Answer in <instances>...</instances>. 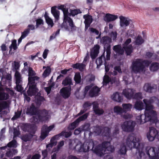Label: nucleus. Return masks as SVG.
Returning a JSON list of instances; mask_svg holds the SVG:
<instances>
[{
    "mask_svg": "<svg viewBox=\"0 0 159 159\" xmlns=\"http://www.w3.org/2000/svg\"><path fill=\"white\" fill-rule=\"evenodd\" d=\"M15 76L16 78V84H20L22 82V78L20 73L17 71H16Z\"/></svg>",
    "mask_w": 159,
    "mask_h": 159,
    "instance_id": "34",
    "label": "nucleus"
},
{
    "mask_svg": "<svg viewBox=\"0 0 159 159\" xmlns=\"http://www.w3.org/2000/svg\"><path fill=\"white\" fill-rule=\"evenodd\" d=\"M141 61V59H137L132 62L131 69L134 73H137L144 70L145 66L142 64Z\"/></svg>",
    "mask_w": 159,
    "mask_h": 159,
    "instance_id": "3",
    "label": "nucleus"
},
{
    "mask_svg": "<svg viewBox=\"0 0 159 159\" xmlns=\"http://www.w3.org/2000/svg\"><path fill=\"white\" fill-rule=\"evenodd\" d=\"M45 100V99L43 96H39L36 98V103L38 105H40L42 102Z\"/></svg>",
    "mask_w": 159,
    "mask_h": 159,
    "instance_id": "42",
    "label": "nucleus"
},
{
    "mask_svg": "<svg viewBox=\"0 0 159 159\" xmlns=\"http://www.w3.org/2000/svg\"><path fill=\"white\" fill-rule=\"evenodd\" d=\"M111 42V38L107 36L102 37L100 40L101 43L104 45V49L107 48L108 47L111 48L110 43Z\"/></svg>",
    "mask_w": 159,
    "mask_h": 159,
    "instance_id": "13",
    "label": "nucleus"
},
{
    "mask_svg": "<svg viewBox=\"0 0 159 159\" xmlns=\"http://www.w3.org/2000/svg\"><path fill=\"white\" fill-rule=\"evenodd\" d=\"M49 133V131H48L46 128L43 126L41 128L40 138L42 139H44L48 136Z\"/></svg>",
    "mask_w": 159,
    "mask_h": 159,
    "instance_id": "29",
    "label": "nucleus"
},
{
    "mask_svg": "<svg viewBox=\"0 0 159 159\" xmlns=\"http://www.w3.org/2000/svg\"><path fill=\"white\" fill-rule=\"evenodd\" d=\"M88 114L86 113L77 119V120L80 122L86 119L88 116Z\"/></svg>",
    "mask_w": 159,
    "mask_h": 159,
    "instance_id": "61",
    "label": "nucleus"
},
{
    "mask_svg": "<svg viewBox=\"0 0 159 159\" xmlns=\"http://www.w3.org/2000/svg\"><path fill=\"white\" fill-rule=\"evenodd\" d=\"M63 132H61V133L59 134H57L53 137H52L51 139V141H55V140H58L59 137L61 136H63Z\"/></svg>",
    "mask_w": 159,
    "mask_h": 159,
    "instance_id": "57",
    "label": "nucleus"
},
{
    "mask_svg": "<svg viewBox=\"0 0 159 159\" xmlns=\"http://www.w3.org/2000/svg\"><path fill=\"white\" fill-rule=\"evenodd\" d=\"M69 25L66 22H63L61 25L62 28H64L65 29L68 31L73 32L76 30L77 27L75 25L73 20L68 21Z\"/></svg>",
    "mask_w": 159,
    "mask_h": 159,
    "instance_id": "6",
    "label": "nucleus"
},
{
    "mask_svg": "<svg viewBox=\"0 0 159 159\" xmlns=\"http://www.w3.org/2000/svg\"><path fill=\"white\" fill-rule=\"evenodd\" d=\"M62 84L64 86H68L71 87V85H73L72 79L69 76L66 77L62 81Z\"/></svg>",
    "mask_w": 159,
    "mask_h": 159,
    "instance_id": "23",
    "label": "nucleus"
},
{
    "mask_svg": "<svg viewBox=\"0 0 159 159\" xmlns=\"http://www.w3.org/2000/svg\"><path fill=\"white\" fill-rule=\"evenodd\" d=\"M106 50V60L108 61L110 60V55L111 54V48H110V47H107V48L104 49Z\"/></svg>",
    "mask_w": 159,
    "mask_h": 159,
    "instance_id": "54",
    "label": "nucleus"
},
{
    "mask_svg": "<svg viewBox=\"0 0 159 159\" xmlns=\"http://www.w3.org/2000/svg\"><path fill=\"white\" fill-rule=\"evenodd\" d=\"M119 18L120 19V25L122 27L127 26L129 25L130 22L131 21V20H128L126 18L122 16H120Z\"/></svg>",
    "mask_w": 159,
    "mask_h": 159,
    "instance_id": "18",
    "label": "nucleus"
},
{
    "mask_svg": "<svg viewBox=\"0 0 159 159\" xmlns=\"http://www.w3.org/2000/svg\"><path fill=\"white\" fill-rule=\"evenodd\" d=\"M51 71V68L50 67L48 66L43 73V75L45 77L48 76L50 74Z\"/></svg>",
    "mask_w": 159,
    "mask_h": 159,
    "instance_id": "50",
    "label": "nucleus"
},
{
    "mask_svg": "<svg viewBox=\"0 0 159 159\" xmlns=\"http://www.w3.org/2000/svg\"><path fill=\"white\" fill-rule=\"evenodd\" d=\"M103 127L99 125H96L94 127V132L98 135H101Z\"/></svg>",
    "mask_w": 159,
    "mask_h": 159,
    "instance_id": "38",
    "label": "nucleus"
},
{
    "mask_svg": "<svg viewBox=\"0 0 159 159\" xmlns=\"http://www.w3.org/2000/svg\"><path fill=\"white\" fill-rule=\"evenodd\" d=\"M71 91V88L70 86H67L64 87L60 89V94L63 98L66 99L70 96Z\"/></svg>",
    "mask_w": 159,
    "mask_h": 159,
    "instance_id": "9",
    "label": "nucleus"
},
{
    "mask_svg": "<svg viewBox=\"0 0 159 159\" xmlns=\"http://www.w3.org/2000/svg\"><path fill=\"white\" fill-rule=\"evenodd\" d=\"M100 91V89L97 86H94L90 90L89 95L91 98L98 96L99 94Z\"/></svg>",
    "mask_w": 159,
    "mask_h": 159,
    "instance_id": "15",
    "label": "nucleus"
},
{
    "mask_svg": "<svg viewBox=\"0 0 159 159\" xmlns=\"http://www.w3.org/2000/svg\"><path fill=\"white\" fill-rule=\"evenodd\" d=\"M114 111L117 114L120 115L124 112V110L122 107L119 106H116L114 108Z\"/></svg>",
    "mask_w": 159,
    "mask_h": 159,
    "instance_id": "36",
    "label": "nucleus"
},
{
    "mask_svg": "<svg viewBox=\"0 0 159 159\" xmlns=\"http://www.w3.org/2000/svg\"><path fill=\"white\" fill-rule=\"evenodd\" d=\"M17 48L16 40V39H14L12 41L11 44L10 46V51H11L12 49L15 50H16Z\"/></svg>",
    "mask_w": 159,
    "mask_h": 159,
    "instance_id": "44",
    "label": "nucleus"
},
{
    "mask_svg": "<svg viewBox=\"0 0 159 159\" xmlns=\"http://www.w3.org/2000/svg\"><path fill=\"white\" fill-rule=\"evenodd\" d=\"M69 13H63L64 15V21L63 22H66V21H67V22H68V21H70V20H71L72 19L69 17V16H71Z\"/></svg>",
    "mask_w": 159,
    "mask_h": 159,
    "instance_id": "52",
    "label": "nucleus"
},
{
    "mask_svg": "<svg viewBox=\"0 0 159 159\" xmlns=\"http://www.w3.org/2000/svg\"><path fill=\"white\" fill-rule=\"evenodd\" d=\"M79 123V121L77 119L74 122L70 124V125L69 126L70 129H74L78 125Z\"/></svg>",
    "mask_w": 159,
    "mask_h": 159,
    "instance_id": "49",
    "label": "nucleus"
},
{
    "mask_svg": "<svg viewBox=\"0 0 159 159\" xmlns=\"http://www.w3.org/2000/svg\"><path fill=\"white\" fill-rule=\"evenodd\" d=\"M5 80V81H8L10 82L11 80V76L10 74H8L5 76H2L1 78L2 81H3V80Z\"/></svg>",
    "mask_w": 159,
    "mask_h": 159,
    "instance_id": "53",
    "label": "nucleus"
},
{
    "mask_svg": "<svg viewBox=\"0 0 159 159\" xmlns=\"http://www.w3.org/2000/svg\"><path fill=\"white\" fill-rule=\"evenodd\" d=\"M102 58L104 59L105 61H106L105 57L104 54H103L99 58H98L95 61V63L97 65V68H99L100 66L102 64Z\"/></svg>",
    "mask_w": 159,
    "mask_h": 159,
    "instance_id": "33",
    "label": "nucleus"
},
{
    "mask_svg": "<svg viewBox=\"0 0 159 159\" xmlns=\"http://www.w3.org/2000/svg\"><path fill=\"white\" fill-rule=\"evenodd\" d=\"M36 28H38L39 25H43L44 24V22L43 20L41 18H39L36 19Z\"/></svg>",
    "mask_w": 159,
    "mask_h": 159,
    "instance_id": "59",
    "label": "nucleus"
},
{
    "mask_svg": "<svg viewBox=\"0 0 159 159\" xmlns=\"http://www.w3.org/2000/svg\"><path fill=\"white\" fill-rule=\"evenodd\" d=\"M111 81V78L107 75L104 76L103 80V85H106L108 84Z\"/></svg>",
    "mask_w": 159,
    "mask_h": 159,
    "instance_id": "58",
    "label": "nucleus"
},
{
    "mask_svg": "<svg viewBox=\"0 0 159 159\" xmlns=\"http://www.w3.org/2000/svg\"><path fill=\"white\" fill-rule=\"evenodd\" d=\"M157 88V85L150 83H145L143 87L144 90L148 93L155 92L156 91Z\"/></svg>",
    "mask_w": 159,
    "mask_h": 159,
    "instance_id": "8",
    "label": "nucleus"
},
{
    "mask_svg": "<svg viewBox=\"0 0 159 159\" xmlns=\"http://www.w3.org/2000/svg\"><path fill=\"white\" fill-rule=\"evenodd\" d=\"M21 113V111H18L15 112V115L12 118L11 120H14L19 118L20 116Z\"/></svg>",
    "mask_w": 159,
    "mask_h": 159,
    "instance_id": "60",
    "label": "nucleus"
},
{
    "mask_svg": "<svg viewBox=\"0 0 159 159\" xmlns=\"http://www.w3.org/2000/svg\"><path fill=\"white\" fill-rule=\"evenodd\" d=\"M16 141L15 140L13 139L11 141L9 142L7 144V146H6L4 147H3V148H6L7 146L10 148L15 147L16 146Z\"/></svg>",
    "mask_w": 159,
    "mask_h": 159,
    "instance_id": "48",
    "label": "nucleus"
},
{
    "mask_svg": "<svg viewBox=\"0 0 159 159\" xmlns=\"http://www.w3.org/2000/svg\"><path fill=\"white\" fill-rule=\"evenodd\" d=\"M136 149V154H138L139 157L141 158L143 155H144V153L143 151V148L142 147L140 148V144L138 146V148H134Z\"/></svg>",
    "mask_w": 159,
    "mask_h": 159,
    "instance_id": "39",
    "label": "nucleus"
},
{
    "mask_svg": "<svg viewBox=\"0 0 159 159\" xmlns=\"http://www.w3.org/2000/svg\"><path fill=\"white\" fill-rule=\"evenodd\" d=\"M117 15H113L110 13H107L104 17V20L107 22L113 21L117 18Z\"/></svg>",
    "mask_w": 159,
    "mask_h": 159,
    "instance_id": "20",
    "label": "nucleus"
},
{
    "mask_svg": "<svg viewBox=\"0 0 159 159\" xmlns=\"http://www.w3.org/2000/svg\"><path fill=\"white\" fill-rule=\"evenodd\" d=\"M56 6L52 7L51 8V12L56 20H57L59 19V11L56 10Z\"/></svg>",
    "mask_w": 159,
    "mask_h": 159,
    "instance_id": "27",
    "label": "nucleus"
},
{
    "mask_svg": "<svg viewBox=\"0 0 159 159\" xmlns=\"http://www.w3.org/2000/svg\"><path fill=\"white\" fill-rule=\"evenodd\" d=\"M123 48L124 51H125L127 56H129L132 52L133 50V47L131 44L128 46H123Z\"/></svg>",
    "mask_w": 159,
    "mask_h": 159,
    "instance_id": "26",
    "label": "nucleus"
},
{
    "mask_svg": "<svg viewBox=\"0 0 159 159\" xmlns=\"http://www.w3.org/2000/svg\"><path fill=\"white\" fill-rule=\"evenodd\" d=\"M28 76L29 77H32L35 75L36 73L33 70L32 68L29 67L28 68Z\"/></svg>",
    "mask_w": 159,
    "mask_h": 159,
    "instance_id": "56",
    "label": "nucleus"
},
{
    "mask_svg": "<svg viewBox=\"0 0 159 159\" xmlns=\"http://www.w3.org/2000/svg\"><path fill=\"white\" fill-rule=\"evenodd\" d=\"M83 17L85 19L84 23L85 24V30L86 31L92 22L93 19L91 16L88 14L84 15Z\"/></svg>",
    "mask_w": 159,
    "mask_h": 159,
    "instance_id": "14",
    "label": "nucleus"
},
{
    "mask_svg": "<svg viewBox=\"0 0 159 159\" xmlns=\"http://www.w3.org/2000/svg\"><path fill=\"white\" fill-rule=\"evenodd\" d=\"M70 14L73 16H74L75 15H77L78 14L81 13L82 12L80 9H76L74 10H70Z\"/></svg>",
    "mask_w": 159,
    "mask_h": 159,
    "instance_id": "43",
    "label": "nucleus"
},
{
    "mask_svg": "<svg viewBox=\"0 0 159 159\" xmlns=\"http://www.w3.org/2000/svg\"><path fill=\"white\" fill-rule=\"evenodd\" d=\"M46 23L48 25H50L52 27L54 25V23L52 20L48 16L47 12H45L44 16Z\"/></svg>",
    "mask_w": 159,
    "mask_h": 159,
    "instance_id": "32",
    "label": "nucleus"
},
{
    "mask_svg": "<svg viewBox=\"0 0 159 159\" xmlns=\"http://www.w3.org/2000/svg\"><path fill=\"white\" fill-rule=\"evenodd\" d=\"M36 85H30L27 93L28 96H35L38 91Z\"/></svg>",
    "mask_w": 159,
    "mask_h": 159,
    "instance_id": "16",
    "label": "nucleus"
},
{
    "mask_svg": "<svg viewBox=\"0 0 159 159\" xmlns=\"http://www.w3.org/2000/svg\"><path fill=\"white\" fill-rule=\"evenodd\" d=\"M30 29L29 28L25 30L21 33V36L24 38H25L30 33Z\"/></svg>",
    "mask_w": 159,
    "mask_h": 159,
    "instance_id": "64",
    "label": "nucleus"
},
{
    "mask_svg": "<svg viewBox=\"0 0 159 159\" xmlns=\"http://www.w3.org/2000/svg\"><path fill=\"white\" fill-rule=\"evenodd\" d=\"M101 145L99 144L96 146L93 151L95 153L99 156H102L106 154L105 150L103 149Z\"/></svg>",
    "mask_w": 159,
    "mask_h": 159,
    "instance_id": "17",
    "label": "nucleus"
},
{
    "mask_svg": "<svg viewBox=\"0 0 159 159\" xmlns=\"http://www.w3.org/2000/svg\"><path fill=\"white\" fill-rule=\"evenodd\" d=\"M127 152L126 146L125 145H122L120 146L119 150V152L121 155H124L126 154Z\"/></svg>",
    "mask_w": 159,
    "mask_h": 159,
    "instance_id": "51",
    "label": "nucleus"
},
{
    "mask_svg": "<svg viewBox=\"0 0 159 159\" xmlns=\"http://www.w3.org/2000/svg\"><path fill=\"white\" fill-rule=\"evenodd\" d=\"M143 98L142 93L141 92H138L133 94L132 99L136 100L142 99Z\"/></svg>",
    "mask_w": 159,
    "mask_h": 159,
    "instance_id": "45",
    "label": "nucleus"
},
{
    "mask_svg": "<svg viewBox=\"0 0 159 159\" xmlns=\"http://www.w3.org/2000/svg\"><path fill=\"white\" fill-rule=\"evenodd\" d=\"M103 149L105 150V152H106V149L108 147V146L110 145V142L105 141L102 143L101 144H100Z\"/></svg>",
    "mask_w": 159,
    "mask_h": 159,
    "instance_id": "46",
    "label": "nucleus"
},
{
    "mask_svg": "<svg viewBox=\"0 0 159 159\" xmlns=\"http://www.w3.org/2000/svg\"><path fill=\"white\" fill-rule=\"evenodd\" d=\"M107 151L108 152H105L106 153H110L113 152L115 151V148L112 145H110L108 146L106 149V151Z\"/></svg>",
    "mask_w": 159,
    "mask_h": 159,
    "instance_id": "62",
    "label": "nucleus"
},
{
    "mask_svg": "<svg viewBox=\"0 0 159 159\" xmlns=\"http://www.w3.org/2000/svg\"><path fill=\"white\" fill-rule=\"evenodd\" d=\"M126 143L128 146L131 148L133 147L138 148V146L140 144L139 141L137 140L133 133L129 135L126 139Z\"/></svg>",
    "mask_w": 159,
    "mask_h": 159,
    "instance_id": "4",
    "label": "nucleus"
},
{
    "mask_svg": "<svg viewBox=\"0 0 159 159\" xmlns=\"http://www.w3.org/2000/svg\"><path fill=\"white\" fill-rule=\"evenodd\" d=\"M158 134V131L155 128L153 127H149V132L147 134V137L148 140L153 141Z\"/></svg>",
    "mask_w": 159,
    "mask_h": 159,
    "instance_id": "7",
    "label": "nucleus"
},
{
    "mask_svg": "<svg viewBox=\"0 0 159 159\" xmlns=\"http://www.w3.org/2000/svg\"><path fill=\"white\" fill-rule=\"evenodd\" d=\"M33 137L32 134H26L22 135L21 137V139L23 141L26 142L30 141Z\"/></svg>",
    "mask_w": 159,
    "mask_h": 159,
    "instance_id": "35",
    "label": "nucleus"
},
{
    "mask_svg": "<svg viewBox=\"0 0 159 159\" xmlns=\"http://www.w3.org/2000/svg\"><path fill=\"white\" fill-rule=\"evenodd\" d=\"M74 80L76 84H80L81 82V77L79 72L75 73L74 77Z\"/></svg>",
    "mask_w": 159,
    "mask_h": 159,
    "instance_id": "37",
    "label": "nucleus"
},
{
    "mask_svg": "<svg viewBox=\"0 0 159 159\" xmlns=\"http://www.w3.org/2000/svg\"><path fill=\"white\" fill-rule=\"evenodd\" d=\"M144 42V40L143 39L142 37L138 35L136 39L135 43V44L137 45H141Z\"/></svg>",
    "mask_w": 159,
    "mask_h": 159,
    "instance_id": "41",
    "label": "nucleus"
},
{
    "mask_svg": "<svg viewBox=\"0 0 159 159\" xmlns=\"http://www.w3.org/2000/svg\"><path fill=\"white\" fill-rule=\"evenodd\" d=\"M22 130L25 132L30 133V134H34L35 133V126L30 124L26 123L24 124L22 127Z\"/></svg>",
    "mask_w": 159,
    "mask_h": 159,
    "instance_id": "10",
    "label": "nucleus"
},
{
    "mask_svg": "<svg viewBox=\"0 0 159 159\" xmlns=\"http://www.w3.org/2000/svg\"><path fill=\"white\" fill-rule=\"evenodd\" d=\"M94 143L93 141L90 142L89 143V144L87 146V149L86 151L84 150V152H86L89 151V149H91L93 151L94 149Z\"/></svg>",
    "mask_w": 159,
    "mask_h": 159,
    "instance_id": "55",
    "label": "nucleus"
},
{
    "mask_svg": "<svg viewBox=\"0 0 159 159\" xmlns=\"http://www.w3.org/2000/svg\"><path fill=\"white\" fill-rule=\"evenodd\" d=\"M26 113L28 115L35 116L32 118L33 121L36 124H38L39 122H45L48 120V113L46 109L39 110L36 107L34 103L28 107L27 109Z\"/></svg>",
    "mask_w": 159,
    "mask_h": 159,
    "instance_id": "2",
    "label": "nucleus"
},
{
    "mask_svg": "<svg viewBox=\"0 0 159 159\" xmlns=\"http://www.w3.org/2000/svg\"><path fill=\"white\" fill-rule=\"evenodd\" d=\"M111 133V129L107 127H103L101 135L106 137H109Z\"/></svg>",
    "mask_w": 159,
    "mask_h": 159,
    "instance_id": "30",
    "label": "nucleus"
},
{
    "mask_svg": "<svg viewBox=\"0 0 159 159\" xmlns=\"http://www.w3.org/2000/svg\"><path fill=\"white\" fill-rule=\"evenodd\" d=\"M111 98L114 101L118 102H121L123 100L122 94L118 92L114 93L111 96Z\"/></svg>",
    "mask_w": 159,
    "mask_h": 159,
    "instance_id": "19",
    "label": "nucleus"
},
{
    "mask_svg": "<svg viewBox=\"0 0 159 159\" xmlns=\"http://www.w3.org/2000/svg\"><path fill=\"white\" fill-rule=\"evenodd\" d=\"M113 50L119 55H123L124 54V51L123 48H122L120 45H116L113 47Z\"/></svg>",
    "mask_w": 159,
    "mask_h": 159,
    "instance_id": "22",
    "label": "nucleus"
},
{
    "mask_svg": "<svg viewBox=\"0 0 159 159\" xmlns=\"http://www.w3.org/2000/svg\"><path fill=\"white\" fill-rule=\"evenodd\" d=\"M80 127L83 131H89L90 129V125L89 123H85Z\"/></svg>",
    "mask_w": 159,
    "mask_h": 159,
    "instance_id": "47",
    "label": "nucleus"
},
{
    "mask_svg": "<svg viewBox=\"0 0 159 159\" xmlns=\"http://www.w3.org/2000/svg\"><path fill=\"white\" fill-rule=\"evenodd\" d=\"M136 125L135 121L132 120L125 121L121 125V129L123 131L127 132H132L134 130Z\"/></svg>",
    "mask_w": 159,
    "mask_h": 159,
    "instance_id": "5",
    "label": "nucleus"
},
{
    "mask_svg": "<svg viewBox=\"0 0 159 159\" xmlns=\"http://www.w3.org/2000/svg\"><path fill=\"white\" fill-rule=\"evenodd\" d=\"M159 69V63L157 62H153L151 64L149 69L151 71H157Z\"/></svg>",
    "mask_w": 159,
    "mask_h": 159,
    "instance_id": "28",
    "label": "nucleus"
},
{
    "mask_svg": "<svg viewBox=\"0 0 159 159\" xmlns=\"http://www.w3.org/2000/svg\"><path fill=\"white\" fill-rule=\"evenodd\" d=\"M10 103V102L9 100L0 101V112L3 110L9 108Z\"/></svg>",
    "mask_w": 159,
    "mask_h": 159,
    "instance_id": "21",
    "label": "nucleus"
},
{
    "mask_svg": "<svg viewBox=\"0 0 159 159\" xmlns=\"http://www.w3.org/2000/svg\"><path fill=\"white\" fill-rule=\"evenodd\" d=\"M9 96L7 93H5L2 88L0 87V100H6L8 99Z\"/></svg>",
    "mask_w": 159,
    "mask_h": 159,
    "instance_id": "25",
    "label": "nucleus"
},
{
    "mask_svg": "<svg viewBox=\"0 0 159 159\" xmlns=\"http://www.w3.org/2000/svg\"><path fill=\"white\" fill-rule=\"evenodd\" d=\"M145 105V111L144 114H141L137 116V123L139 124H143L152 120L154 121L157 119V112L153 110L154 107L152 103L154 102L152 98L149 99H144L143 100Z\"/></svg>",
    "mask_w": 159,
    "mask_h": 159,
    "instance_id": "1",
    "label": "nucleus"
},
{
    "mask_svg": "<svg viewBox=\"0 0 159 159\" xmlns=\"http://www.w3.org/2000/svg\"><path fill=\"white\" fill-rule=\"evenodd\" d=\"M39 78L37 76H34L32 77H29L28 78V85H36L37 83L35 81H38Z\"/></svg>",
    "mask_w": 159,
    "mask_h": 159,
    "instance_id": "24",
    "label": "nucleus"
},
{
    "mask_svg": "<svg viewBox=\"0 0 159 159\" xmlns=\"http://www.w3.org/2000/svg\"><path fill=\"white\" fill-rule=\"evenodd\" d=\"M141 62L144 65L145 67H148L151 63V61L148 60H143L142 59H141Z\"/></svg>",
    "mask_w": 159,
    "mask_h": 159,
    "instance_id": "63",
    "label": "nucleus"
},
{
    "mask_svg": "<svg viewBox=\"0 0 159 159\" xmlns=\"http://www.w3.org/2000/svg\"><path fill=\"white\" fill-rule=\"evenodd\" d=\"M145 150L147 154L149 157H152L157 153L159 154V148L148 146L146 148Z\"/></svg>",
    "mask_w": 159,
    "mask_h": 159,
    "instance_id": "11",
    "label": "nucleus"
},
{
    "mask_svg": "<svg viewBox=\"0 0 159 159\" xmlns=\"http://www.w3.org/2000/svg\"><path fill=\"white\" fill-rule=\"evenodd\" d=\"M134 108L137 110H142L143 108V102L141 101H136L134 104Z\"/></svg>",
    "mask_w": 159,
    "mask_h": 159,
    "instance_id": "31",
    "label": "nucleus"
},
{
    "mask_svg": "<svg viewBox=\"0 0 159 159\" xmlns=\"http://www.w3.org/2000/svg\"><path fill=\"white\" fill-rule=\"evenodd\" d=\"M122 106L123 107V109L124 110V112L130 111L132 107V104L130 103L123 104Z\"/></svg>",
    "mask_w": 159,
    "mask_h": 159,
    "instance_id": "40",
    "label": "nucleus"
},
{
    "mask_svg": "<svg viewBox=\"0 0 159 159\" xmlns=\"http://www.w3.org/2000/svg\"><path fill=\"white\" fill-rule=\"evenodd\" d=\"M135 91V90L133 89H125L123 90L122 93L127 99L130 100L132 99Z\"/></svg>",
    "mask_w": 159,
    "mask_h": 159,
    "instance_id": "12",
    "label": "nucleus"
}]
</instances>
